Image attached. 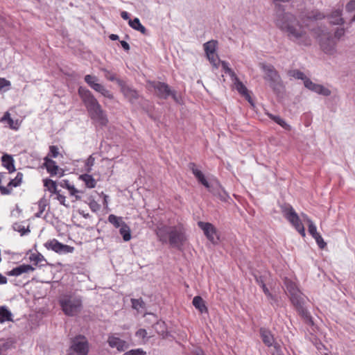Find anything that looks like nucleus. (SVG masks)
<instances>
[{"label":"nucleus","mask_w":355,"mask_h":355,"mask_svg":"<svg viewBox=\"0 0 355 355\" xmlns=\"http://www.w3.org/2000/svg\"><path fill=\"white\" fill-rule=\"evenodd\" d=\"M275 23L291 41L306 46L310 44V39L304 26L295 15L282 11L277 14Z\"/></svg>","instance_id":"f257e3e1"},{"label":"nucleus","mask_w":355,"mask_h":355,"mask_svg":"<svg viewBox=\"0 0 355 355\" xmlns=\"http://www.w3.org/2000/svg\"><path fill=\"white\" fill-rule=\"evenodd\" d=\"M157 239L162 244L180 250L187 241L186 229L182 224L167 225L160 223L155 230Z\"/></svg>","instance_id":"f03ea898"},{"label":"nucleus","mask_w":355,"mask_h":355,"mask_svg":"<svg viewBox=\"0 0 355 355\" xmlns=\"http://www.w3.org/2000/svg\"><path fill=\"white\" fill-rule=\"evenodd\" d=\"M78 94L83 101L90 118L98 125L105 126L108 120L101 105L91 92L86 88L79 87Z\"/></svg>","instance_id":"7ed1b4c3"},{"label":"nucleus","mask_w":355,"mask_h":355,"mask_svg":"<svg viewBox=\"0 0 355 355\" xmlns=\"http://www.w3.org/2000/svg\"><path fill=\"white\" fill-rule=\"evenodd\" d=\"M259 67L264 72L263 79L272 92L276 94L282 93L284 89L283 83L274 66L271 64L260 63Z\"/></svg>","instance_id":"20e7f679"},{"label":"nucleus","mask_w":355,"mask_h":355,"mask_svg":"<svg viewBox=\"0 0 355 355\" xmlns=\"http://www.w3.org/2000/svg\"><path fill=\"white\" fill-rule=\"evenodd\" d=\"M59 303L64 313L68 316L76 315L83 308L81 297L75 294L62 295Z\"/></svg>","instance_id":"39448f33"},{"label":"nucleus","mask_w":355,"mask_h":355,"mask_svg":"<svg viewBox=\"0 0 355 355\" xmlns=\"http://www.w3.org/2000/svg\"><path fill=\"white\" fill-rule=\"evenodd\" d=\"M281 211L285 218L295 227L300 234L304 237L306 236L304 227L293 207L288 203L280 205Z\"/></svg>","instance_id":"423d86ee"},{"label":"nucleus","mask_w":355,"mask_h":355,"mask_svg":"<svg viewBox=\"0 0 355 355\" xmlns=\"http://www.w3.org/2000/svg\"><path fill=\"white\" fill-rule=\"evenodd\" d=\"M89 344L83 336H77L71 341L69 355H87Z\"/></svg>","instance_id":"0eeeda50"},{"label":"nucleus","mask_w":355,"mask_h":355,"mask_svg":"<svg viewBox=\"0 0 355 355\" xmlns=\"http://www.w3.org/2000/svg\"><path fill=\"white\" fill-rule=\"evenodd\" d=\"M198 226L203 231L206 238L214 245L218 243L220 236L214 225L208 222L198 221Z\"/></svg>","instance_id":"6e6552de"},{"label":"nucleus","mask_w":355,"mask_h":355,"mask_svg":"<svg viewBox=\"0 0 355 355\" xmlns=\"http://www.w3.org/2000/svg\"><path fill=\"white\" fill-rule=\"evenodd\" d=\"M44 246L48 250H51L56 253L64 254L72 253L74 251V248L68 245L62 244L56 239L48 241L44 243Z\"/></svg>","instance_id":"1a4fd4ad"},{"label":"nucleus","mask_w":355,"mask_h":355,"mask_svg":"<svg viewBox=\"0 0 355 355\" xmlns=\"http://www.w3.org/2000/svg\"><path fill=\"white\" fill-rule=\"evenodd\" d=\"M150 87L155 90V94L157 97L162 99H167L171 94V89L168 84L159 81H150L148 83Z\"/></svg>","instance_id":"9d476101"},{"label":"nucleus","mask_w":355,"mask_h":355,"mask_svg":"<svg viewBox=\"0 0 355 355\" xmlns=\"http://www.w3.org/2000/svg\"><path fill=\"white\" fill-rule=\"evenodd\" d=\"M259 334L262 342L264 343L266 346L268 347H274V348L277 351H278L280 349V345L275 341L274 336L270 329L264 327H261L259 329Z\"/></svg>","instance_id":"9b49d317"},{"label":"nucleus","mask_w":355,"mask_h":355,"mask_svg":"<svg viewBox=\"0 0 355 355\" xmlns=\"http://www.w3.org/2000/svg\"><path fill=\"white\" fill-rule=\"evenodd\" d=\"M188 168L191 171L192 173L197 179L198 182L202 184L209 191H212V188L209 182L205 178L203 173L197 168L196 164L194 162H190L188 164Z\"/></svg>","instance_id":"f8f14e48"},{"label":"nucleus","mask_w":355,"mask_h":355,"mask_svg":"<svg viewBox=\"0 0 355 355\" xmlns=\"http://www.w3.org/2000/svg\"><path fill=\"white\" fill-rule=\"evenodd\" d=\"M304 85L308 89L324 96H329L331 94L330 89L322 85L314 83L310 78L306 79Z\"/></svg>","instance_id":"ddd939ff"},{"label":"nucleus","mask_w":355,"mask_h":355,"mask_svg":"<svg viewBox=\"0 0 355 355\" xmlns=\"http://www.w3.org/2000/svg\"><path fill=\"white\" fill-rule=\"evenodd\" d=\"M107 343L111 348H116L119 352H124L129 347V344L126 341L121 340L114 334L108 336Z\"/></svg>","instance_id":"4468645a"},{"label":"nucleus","mask_w":355,"mask_h":355,"mask_svg":"<svg viewBox=\"0 0 355 355\" xmlns=\"http://www.w3.org/2000/svg\"><path fill=\"white\" fill-rule=\"evenodd\" d=\"M342 15L343 9L339 8L333 10L329 15H327L326 18L329 19V23L331 25L342 26L345 24V19Z\"/></svg>","instance_id":"2eb2a0df"},{"label":"nucleus","mask_w":355,"mask_h":355,"mask_svg":"<svg viewBox=\"0 0 355 355\" xmlns=\"http://www.w3.org/2000/svg\"><path fill=\"white\" fill-rule=\"evenodd\" d=\"M35 270V268L28 264H22L19 266L18 267H16L9 271L8 272V275L9 276H19L20 275L23 273H28L30 272H33Z\"/></svg>","instance_id":"dca6fc26"},{"label":"nucleus","mask_w":355,"mask_h":355,"mask_svg":"<svg viewBox=\"0 0 355 355\" xmlns=\"http://www.w3.org/2000/svg\"><path fill=\"white\" fill-rule=\"evenodd\" d=\"M296 311L298 313V314L302 317V318L304 320V322L309 325L313 326L314 324L313 318L309 313V312L307 311V309L302 306H300L297 309H295Z\"/></svg>","instance_id":"f3484780"},{"label":"nucleus","mask_w":355,"mask_h":355,"mask_svg":"<svg viewBox=\"0 0 355 355\" xmlns=\"http://www.w3.org/2000/svg\"><path fill=\"white\" fill-rule=\"evenodd\" d=\"M192 304L200 313H208V309L202 297L199 295L195 296L193 299Z\"/></svg>","instance_id":"a211bd4d"},{"label":"nucleus","mask_w":355,"mask_h":355,"mask_svg":"<svg viewBox=\"0 0 355 355\" xmlns=\"http://www.w3.org/2000/svg\"><path fill=\"white\" fill-rule=\"evenodd\" d=\"M2 165L9 171L12 173L15 171L14 159L11 155L5 154L1 157Z\"/></svg>","instance_id":"6ab92c4d"},{"label":"nucleus","mask_w":355,"mask_h":355,"mask_svg":"<svg viewBox=\"0 0 355 355\" xmlns=\"http://www.w3.org/2000/svg\"><path fill=\"white\" fill-rule=\"evenodd\" d=\"M267 116L269 119L272 120L274 122L279 125L282 128H283L285 130L291 131L292 128L283 119H282L279 116L274 115L271 113H267Z\"/></svg>","instance_id":"aec40b11"},{"label":"nucleus","mask_w":355,"mask_h":355,"mask_svg":"<svg viewBox=\"0 0 355 355\" xmlns=\"http://www.w3.org/2000/svg\"><path fill=\"white\" fill-rule=\"evenodd\" d=\"M44 166L48 171L51 174V175H56L58 171V166L56 164L55 162L49 159V157L44 158Z\"/></svg>","instance_id":"412c9836"},{"label":"nucleus","mask_w":355,"mask_h":355,"mask_svg":"<svg viewBox=\"0 0 355 355\" xmlns=\"http://www.w3.org/2000/svg\"><path fill=\"white\" fill-rule=\"evenodd\" d=\"M302 293L299 291L296 293H293L292 295H289L290 300L295 307V309H297L300 306H302L304 304V300L302 297Z\"/></svg>","instance_id":"4be33fe9"},{"label":"nucleus","mask_w":355,"mask_h":355,"mask_svg":"<svg viewBox=\"0 0 355 355\" xmlns=\"http://www.w3.org/2000/svg\"><path fill=\"white\" fill-rule=\"evenodd\" d=\"M155 329L159 335L163 336V338L168 337L169 333L167 331L166 324L164 321H158L155 324Z\"/></svg>","instance_id":"5701e85b"},{"label":"nucleus","mask_w":355,"mask_h":355,"mask_svg":"<svg viewBox=\"0 0 355 355\" xmlns=\"http://www.w3.org/2000/svg\"><path fill=\"white\" fill-rule=\"evenodd\" d=\"M12 314L5 306H0V322L6 321H12Z\"/></svg>","instance_id":"b1692460"},{"label":"nucleus","mask_w":355,"mask_h":355,"mask_svg":"<svg viewBox=\"0 0 355 355\" xmlns=\"http://www.w3.org/2000/svg\"><path fill=\"white\" fill-rule=\"evenodd\" d=\"M79 178L85 182L87 188L92 189L96 187V182L91 175L83 174Z\"/></svg>","instance_id":"393cba45"},{"label":"nucleus","mask_w":355,"mask_h":355,"mask_svg":"<svg viewBox=\"0 0 355 355\" xmlns=\"http://www.w3.org/2000/svg\"><path fill=\"white\" fill-rule=\"evenodd\" d=\"M327 15L318 10H312L306 15V18L311 21L321 20L325 19Z\"/></svg>","instance_id":"a878e982"},{"label":"nucleus","mask_w":355,"mask_h":355,"mask_svg":"<svg viewBox=\"0 0 355 355\" xmlns=\"http://www.w3.org/2000/svg\"><path fill=\"white\" fill-rule=\"evenodd\" d=\"M135 309H136L139 313L141 314L142 316H145L146 314V304L141 298L135 299Z\"/></svg>","instance_id":"bb28decb"},{"label":"nucleus","mask_w":355,"mask_h":355,"mask_svg":"<svg viewBox=\"0 0 355 355\" xmlns=\"http://www.w3.org/2000/svg\"><path fill=\"white\" fill-rule=\"evenodd\" d=\"M284 283H285V286H286V291L288 293V295H291L293 293H296L300 291L297 288L296 284L291 280H290L288 279H286Z\"/></svg>","instance_id":"cd10ccee"},{"label":"nucleus","mask_w":355,"mask_h":355,"mask_svg":"<svg viewBox=\"0 0 355 355\" xmlns=\"http://www.w3.org/2000/svg\"><path fill=\"white\" fill-rule=\"evenodd\" d=\"M1 122L7 121L9 127L13 130L18 129V123L17 121L15 122L10 117V114L8 112H5L3 117L1 119Z\"/></svg>","instance_id":"c85d7f7f"},{"label":"nucleus","mask_w":355,"mask_h":355,"mask_svg":"<svg viewBox=\"0 0 355 355\" xmlns=\"http://www.w3.org/2000/svg\"><path fill=\"white\" fill-rule=\"evenodd\" d=\"M216 44L217 42L215 40H211L205 43L203 46L206 55L216 53Z\"/></svg>","instance_id":"c756f323"},{"label":"nucleus","mask_w":355,"mask_h":355,"mask_svg":"<svg viewBox=\"0 0 355 355\" xmlns=\"http://www.w3.org/2000/svg\"><path fill=\"white\" fill-rule=\"evenodd\" d=\"M108 221L116 228H120L125 223L121 217L116 216L114 214H110L108 216Z\"/></svg>","instance_id":"7c9ffc66"},{"label":"nucleus","mask_w":355,"mask_h":355,"mask_svg":"<svg viewBox=\"0 0 355 355\" xmlns=\"http://www.w3.org/2000/svg\"><path fill=\"white\" fill-rule=\"evenodd\" d=\"M320 46L325 53H331L334 49L332 40L328 37L325 41L320 40Z\"/></svg>","instance_id":"2f4dec72"},{"label":"nucleus","mask_w":355,"mask_h":355,"mask_svg":"<svg viewBox=\"0 0 355 355\" xmlns=\"http://www.w3.org/2000/svg\"><path fill=\"white\" fill-rule=\"evenodd\" d=\"M121 235L125 241H128L131 239L130 230L129 227L124 223L119 230Z\"/></svg>","instance_id":"473e14b6"},{"label":"nucleus","mask_w":355,"mask_h":355,"mask_svg":"<svg viewBox=\"0 0 355 355\" xmlns=\"http://www.w3.org/2000/svg\"><path fill=\"white\" fill-rule=\"evenodd\" d=\"M302 217L309 223L308 230L309 234L312 236V237L318 234V232H317L316 226L314 225L313 221L306 214H302Z\"/></svg>","instance_id":"72a5a7b5"},{"label":"nucleus","mask_w":355,"mask_h":355,"mask_svg":"<svg viewBox=\"0 0 355 355\" xmlns=\"http://www.w3.org/2000/svg\"><path fill=\"white\" fill-rule=\"evenodd\" d=\"M23 176L24 175L22 173L18 172L16 177L11 180L8 184V188L11 187H17L19 186L22 182Z\"/></svg>","instance_id":"f704fd0d"},{"label":"nucleus","mask_w":355,"mask_h":355,"mask_svg":"<svg viewBox=\"0 0 355 355\" xmlns=\"http://www.w3.org/2000/svg\"><path fill=\"white\" fill-rule=\"evenodd\" d=\"M288 75L295 78V79L302 80L304 83L306 79H308L305 74L298 69L291 70L288 71Z\"/></svg>","instance_id":"c9c22d12"},{"label":"nucleus","mask_w":355,"mask_h":355,"mask_svg":"<svg viewBox=\"0 0 355 355\" xmlns=\"http://www.w3.org/2000/svg\"><path fill=\"white\" fill-rule=\"evenodd\" d=\"M44 185L47 188V189L53 193H57V186L55 182L52 180L46 179L44 180Z\"/></svg>","instance_id":"e433bc0d"},{"label":"nucleus","mask_w":355,"mask_h":355,"mask_svg":"<svg viewBox=\"0 0 355 355\" xmlns=\"http://www.w3.org/2000/svg\"><path fill=\"white\" fill-rule=\"evenodd\" d=\"M135 334L137 337L141 339L139 344H144L149 339V337L147 336V331L144 329H139Z\"/></svg>","instance_id":"4c0bfd02"},{"label":"nucleus","mask_w":355,"mask_h":355,"mask_svg":"<svg viewBox=\"0 0 355 355\" xmlns=\"http://www.w3.org/2000/svg\"><path fill=\"white\" fill-rule=\"evenodd\" d=\"M206 55L210 63L215 68H218V65L221 61L219 60L218 55L216 53L207 54Z\"/></svg>","instance_id":"58836bf2"},{"label":"nucleus","mask_w":355,"mask_h":355,"mask_svg":"<svg viewBox=\"0 0 355 355\" xmlns=\"http://www.w3.org/2000/svg\"><path fill=\"white\" fill-rule=\"evenodd\" d=\"M135 30L140 31L143 35H148V32L146 28L140 23L138 18L135 17Z\"/></svg>","instance_id":"ea45409f"},{"label":"nucleus","mask_w":355,"mask_h":355,"mask_svg":"<svg viewBox=\"0 0 355 355\" xmlns=\"http://www.w3.org/2000/svg\"><path fill=\"white\" fill-rule=\"evenodd\" d=\"M236 90L241 95H242L243 96L245 94H247V93L248 92V90L242 82L239 81L237 78H236Z\"/></svg>","instance_id":"a19ab883"},{"label":"nucleus","mask_w":355,"mask_h":355,"mask_svg":"<svg viewBox=\"0 0 355 355\" xmlns=\"http://www.w3.org/2000/svg\"><path fill=\"white\" fill-rule=\"evenodd\" d=\"M31 261L33 262L35 265H37L39 263L44 260L43 255L40 253L31 254L29 257Z\"/></svg>","instance_id":"79ce46f5"},{"label":"nucleus","mask_w":355,"mask_h":355,"mask_svg":"<svg viewBox=\"0 0 355 355\" xmlns=\"http://www.w3.org/2000/svg\"><path fill=\"white\" fill-rule=\"evenodd\" d=\"M253 277L258 285L260 286L266 283V276L265 275H261L260 272H255L253 274Z\"/></svg>","instance_id":"37998d69"},{"label":"nucleus","mask_w":355,"mask_h":355,"mask_svg":"<svg viewBox=\"0 0 355 355\" xmlns=\"http://www.w3.org/2000/svg\"><path fill=\"white\" fill-rule=\"evenodd\" d=\"M46 206V201L44 198H42L38 202L39 211L35 214L37 217H41Z\"/></svg>","instance_id":"c03bdc74"},{"label":"nucleus","mask_w":355,"mask_h":355,"mask_svg":"<svg viewBox=\"0 0 355 355\" xmlns=\"http://www.w3.org/2000/svg\"><path fill=\"white\" fill-rule=\"evenodd\" d=\"M220 63L221 64V67L225 73L229 74L231 76H235L234 71L231 68H230L229 64L227 62L221 61Z\"/></svg>","instance_id":"a18cd8bd"},{"label":"nucleus","mask_w":355,"mask_h":355,"mask_svg":"<svg viewBox=\"0 0 355 355\" xmlns=\"http://www.w3.org/2000/svg\"><path fill=\"white\" fill-rule=\"evenodd\" d=\"M214 196H218V198L223 201L226 202L227 198H229L228 194L225 191H218V192H215L212 189V191H211Z\"/></svg>","instance_id":"49530a36"},{"label":"nucleus","mask_w":355,"mask_h":355,"mask_svg":"<svg viewBox=\"0 0 355 355\" xmlns=\"http://www.w3.org/2000/svg\"><path fill=\"white\" fill-rule=\"evenodd\" d=\"M11 83L9 80L3 78H0V90L1 91H8L9 89V87L10 86Z\"/></svg>","instance_id":"de8ad7c7"},{"label":"nucleus","mask_w":355,"mask_h":355,"mask_svg":"<svg viewBox=\"0 0 355 355\" xmlns=\"http://www.w3.org/2000/svg\"><path fill=\"white\" fill-rule=\"evenodd\" d=\"M313 238H314L320 249H324L327 246V243L324 241L322 236L319 233L313 236Z\"/></svg>","instance_id":"09e8293b"},{"label":"nucleus","mask_w":355,"mask_h":355,"mask_svg":"<svg viewBox=\"0 0 355 355\" xmlns=\"http://www.w3.org/2000/svg\"><path fill=\"white\" fill-rule=\"evenodd\" d=\"M345 33V29L344 28H337L334 31V37L337 40H340Z\"/></svg>","instance_id":"8fccbe9b"},{"label":"nucleus","mask_w":355,"mask_h":355,"mask_svg":"<svg viewBox=\"0 0 355 355\" xmlns=\"http://www.w3.org/2000/svg\"><path fill=\"white\" fill-rule=\"evenodd\" d=\"M69 191L70 194L75 197L76 200H78L81 198V197L79 194L81 193L82 191L76 189L73 185V187H71L70 188V189Z\"/></svg>","instance_id":"3c124183"},{"label":"nucleus","mask_w":355,"mask_h":355,"mask_svg":"<svg viewBox=\"0 0 355 355\" xmlns=\"http://www.w3.org/2000/svg\"><path fill=\"white\" fill-rule=\"evenodd\" d=\"M345 10L348 12H352L355 10V0H350L345 6Z\"/></svg>","instance_id":"603ef678"},{"label":"nucleus","mask_w":355,"mask_h":355,"mask_svg":"<svg viewBox=\"0 0 355 355\" xmlns=\"http://www.w3.org/2000/svg\"><path fill=\"white\" fill-rule=\"evenodd\" d=\"M102 71L104 72V76L107 80L114 81L116 79L114 73H111L105 69H102Z\"/></svg>","instance_id":"864d4df0"},{"label":"nucleus","mask_w":355,"mask_h":355,"mask_svg":"<svg viewBox=\"0 0 355 355\" xmlns=\"http://www.w3.org/2000/svg\"><path fill=\"white\" fill-rule=\"evenodd\" d=\"M97 78L95 76L91 75H86L85 76V81L92 87V85L94 84Z\"/></svg>","instance_id":"5fc2aeb1"},{"label":"nucleus","mask_w":355,"mask_h":355,"mask_svg":"<svg viewBox=\"0 0 355 355\" xmlns=\"http://www.w3.org/2000/svg\"><path fill=\"white\" fill-rule=\"evenodd\" d=\"M121 16L123 19H129L128 24L130 27L133 28V20L129 19V14L126 11H122L121 12Z\"/></svg>","instance_id":"6e6d98bb"},{"label":"nucleus","mask_w":355,"mask_h":355,"mask_svg":"<svg viewBox=\"0 0 355 355\" xmlns=\"http://www.w3.org/2000/svg\"><path fill=\"white\" fill-rule=\"evenodd\" d=\"M50 154L53 157H57L59 154V150L57 146H50Z\"/></svg>","instance_id":"4d7b16f0"},{"label":"nucleus","mask_w":355,"mask_h":355,"mask_svg":"<svg viewBox=\"0 0 355 355\" xmlns=\"http://www.w3.org/2000/svg\"><path fill=\"white\" fill-rule=\"evenodd\" d=\"M267 298L270 300V303L271 305H274V304L278 303V299L277 297L271 293H270V295L267 296Z\"/></svg>","instance_id":"13d9d810"},{"label":"nucleus","mask_w":355,"mask_h":355,"mask_svg":"<svg viewBox=\"0 0 355 355\" xmlns=\"http://www.w3.org/2000/svg\"><path fill=\"white\" fill-rule=\"evenodd\" d=\"M13 229L15 230V231H17V232H21V234H24L25 233V231H24V227H22L20 223H15L13 225Z\"/></svg>","instance_id":"bf43d9fd"},{"label":"nucleus","mask_w":355,"mask_h":355,"mask_svg":"<svg viewBox=\"0 0 355 355\" xmlns=\"http://www.w3.org/2000/svg\"><path fill=\"white\" fill-rule=\"evenodd\" d=\"M101 94L103 96H105V97H106L107 98H110V99H112L113 98V94L109 90L105 89V87L103 88V90L101 91Z\"/></svg>","instance_id":"052dcab7"},{"label":"nucleus","mask_w":355,"mask_h":355,"mask_svg":"<svg viewBox=\"0 0 355 355\" xmlns=\"http://www.w3.org/2000/svg\"><path fill=\"white\" fill-rule=\"evenodd\" d=\"M122 91L124 95L129 99L130 101H131L132 98V92L125 87L122 88Z\"/></svg>","instance_id":"680f3d73"},{"label":"nucleus","mask_w":355,"mask_h":355,"mask_svg":"<svg viewBox=\"0 0 355 355\" xmlns=\"http://www.w3.org/2000/svg\"><path fill=\"white\" fill-rule=\"evenodd\" d=\"M92 88L95 91L101 93V91L103 90L104 86L99 83H95L92 85Z\"/></svg>","instance_id":"e2e57ef3"},{"label":"nucleus","mask_w":355,"mask_h":355,"mask_svg":"<svg viewBox=\"0 0 355 355\" xmlns=\"http://www.w3.org/2000/svg\"><path fill=\"white\" fill-rule=\"evenodd\" d=\"M192 355H206L201 347H197L192 350Z\"/></svg>","instance_id":"0e129e2a"},{"label":"nucleus","mask_w":355,"mask_h":355,"mask_svg":"<svg viewBox=\"0 0 355 355\" xmlns=\"http://www.w3.org/2000/svg\"><path fill=\"white\" fill-rule=\"evenodd\" d=\"M57 195V200L60 202V204L64 205V206H67L66 204H65V196L59 193L58 191L57 193H55Z\"/></svg>","instance_id":"69168bd1"},{"label":"nucleus","mask_w":355,"mask_h":355,"mask_svg":"<svg viewBox=\"0 0 355 355\" xmlns=\"http://www.w3.org/2000/svg\"><path fill=\"white\" fill-rule=\"evenodd\" d=\"M94 159L89 156V157L87 160V166H89V168L87 169V171L89 172L91 171V166L94 164Z\"/></svg>","instance_id":"338daca9"},{"label":"nucleus","mask_w":355,"mask_h":355,"mask_svg":"<svg viewBox=\"0 0 355 355\" xmlns=\"http://www.w3.org/2000/svg\"><path fill=\"white\" fill-rule=\"evenodd\" d=\"M60 185H61V187H64V188H66V189H67L68 190H69V189H70V188H71V187H73V185H71V184H70V182H69V180H63V181L61 182Z\"/></svg>","instance_id":"774afa93"}]
</instances>
